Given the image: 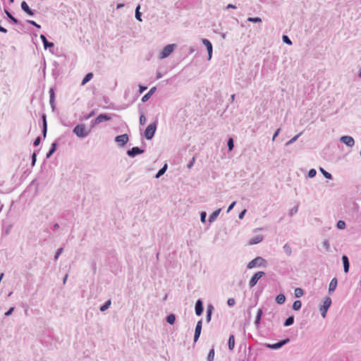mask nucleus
<instances>
[{"mask_svg": "<svg viewBox=\"0 0 361 361\" xmlns=\"http://www.w3.org/2000/svg\"><path fill=\"white\" fill-rule=\"evenodd\" d=\"M73 133L80 138H85L89 135L90 130H87L84 124H78L73 129Z\"/></svg>", "mask_w": 361, "mask_h": 361, "instance_id": "nucleus-1", "label": "nucleus"}, {"mask_svg": "<svg viewBox=\"0 0 361 361\" xmlns=\"http://www.w3.org/2000/svg\"><path fill=\"white\" fill-rule=\"evenodd\" d=\"M157 128V121L150 123L145 130V137L147 140H152L156 133Z\"/></svg>", "mask_w": 361, "mask_h": 361, "instance_id": "nucleus-2", "label": "nucleus"}, {"mask_svg": "<svg viewBox=\"0 0 361 361\" xmlns=\"http://www.w3.org/2000/svg\"><path fill=\"white\" fill-rule=\"evenodd\" d=\"M267 264V262L264 258L262 257H257L248 263L247 267L250 269L255 267H266Z\"/></svg>", "mask_w": 361, "mask_h": 361, "instance_id": "nucleus-3", "label": "nucleus"}, {"mask_svg": "<svg viewBox=\"0 0 361 361\" xmlns=\"http://www.w3.org/2000/svg\"><path fill=\"white\" fill-rule=\"evenodd\" d=\"M111 120V116L107 114H101L93 119L90 123L91 128H94L96 126L102 122L109 121Z\"/></svg>", "mask_w": 361, "mask_h": 361, "instance_id": "nucleus-4", "label": "nucleus"}, {"mask_svg": "<svg viewBox=\"0 0 361 361\" xmlns=\"http://www.w3.org/2000/svg\"><path fill=\"white\" fill-rule=\"evenodd\" d=\"M290 340L289 338H286L283 340L279 341V342H277L276 343H273V344L264 343V346L269 349L278 350V349H280L281 348H282L283 345L288 343L290 342Z\"/></svg>", "mask_w": 361, "mask_h": 361, "instance_id": "nucleus-5", "label": "nucleus"}, {"mask_svg": "<svg viewBox=\"0 0 361 361\" xmlns=\"http://www.w3.org/2000/svg\"><path fill=\"white\" fill-rule=\"evenodd\" d=\"M331 299L329 297H326L324 301L323 305L320 306L319 310L321 312V315L323 318H325L326 316V312L331 305Z\"/></svg>", "mask_w": 361, "mask_h": 361, "instance_id": "nucleus-6", "label": "nucleus"}, {"mask_svg": "<svg viewBox=\"0 0 361 361\" xmlns=\"http://www.w3.org/2000/svg\"><path fill=\"white\" fill-rule=\"evenodd\" d=\"M175 47L174 44L166 45L159 54V59H163L168 57L173 51Z\"/></svg>", "mask_w": 361, "mask_h": 361, "instance_id": "nucleus-7", "label": "nucleus"}, {"mask_svg": "<svg viewBox=\"0 0 361 361\" xmlns=\"http://www.w3.org/2000/svg\"><path fill=\"white\" fill-rule=\"evenodd\" d=\"M265 272L264 271H257L256 272L250 279L249 281V286L250 288L255 286L258 281L264 276H265Z\"/></svg>", "mask_w": 361, "mask_h": 361, "instance_id": "nucleus-8", "label": "nucleus"}, {"mask_svg": "<svg viewBox=\"0 0 361 361\" xmlns=\"http://www.w3.org/2000/svg\"><path fill=\"white\" fill-rule=\"evenodd\" d=\"M145 152V149L140 148L139 147H133L127 151V155L129 157L134 158L137 155L142 154Z\"/></svg>", "mask_w": 361, "mask_h": 361, "instance_id": "nucleus-9", "label": "nucleus"}, {"mask_svg": "<svg viewBox=\"0 0 361 361\" xmlns=\"http://www.w3.org/2000/svg\"><path fill=\"white\" fill-rule=\"evenodd\" d=\"M129 137L128 134H122L117 135L115 137V141L119 145L120 147H124L128 142Z\"/></svg>", "mask_w": 361, "mask_h": 361, "instance_id": "nucleus-10", "label": "nucleus"}, {"mask_svg": "<svg viewBox=\"0 0 361 361\" xmlns=\"http://www.w3.org/2000/svg\"><path fill=\"white\" fill-rule=\"evenodd\" d=\"M202 328V319H200V321L197 322L196 326H195L194 338H193L194 343H196L198 341V339L200 336V334H201Z\"/></svg>", "mask_w": 361, "mask_h": 361, "instance_id": "nucleus-11", "label": "nucleus"}, {"mask_svg": "<svg viewBox=\"0 0 361 361\" xmlns=\"http://www.w3.org/2000/svg\"><path fill=\"white\" fill-rule=\"evenodd\" d=\"M340 141L347 145L348 147H352L355 145V140L353 137L349 135H343L340 138Z\"/></svg>", "mask_w": 361, "mask_h": 361, "instance_id": "nucleus-12", "label": "nucleus"}, {"mask_svg": "<svg viewBox=\"0 0 361 361\" xmlns=\"http://www.w3.org/2000/svg\"><path fill=\"white\" fill-rule=\"evenodd\" d=\"M195 311L197 316H200L202 314L204 311V307H203V302L201 299H198L196 301L195 305Z\"/></svg>", "mask_w": 361, "mask_h": 361, "instance_id": "nucleus-13", "label": "nucleus"}, {"mask_svg": "<svg viewBox=\"0 0 361 361\" xmlns=\"http://www.w3.org/2000/svg\"><path fill=\"white\" fill-rule=\"evenodd\" d=\"M59 140H60V137H59L54 142H53L51 143L50 149L46 154V159H49L53 155V154L56 151L57 147H58V141Z\"/></svg>", "mask_w": 361, "mask_h": 361, "instance_id": "nucleus-14", "label": "nucleus"}, {"mask_svg": "<svg viewBox=\"0 0 361 361\" xmlns=\"http://www.w3.org/2000/svg\"><path fill=\"white\" fill-rule=\"evenodd\" d=\"M202 43L205 45L208 51V60H210L212 55V44L207 39H202Z\"/></svg>", "mask_w": 361, "mask_h": 361, "instance_id": "nucleus-15", "label": "nucleus"}, {"mask_svg": "<svg viewBox=\"0 0 361 361\" xmlns=\"http://www.w3.org/2000/svg\"><path fill=\"white\" fill-rule=\"evenodd\" d=\"M342 262H343V271L345 273H348L349 271V269H350V262H349V259L348 257V256L346 255H343L342 256Z\"/></svg>", "mask_w": 361, "mask_h": 361, "instance_id": "nucleus-16", "label": "nucleus"}, {"mask_svg": "<svg viewBox=\"0 0 361 361\" xmlns=\"http://www.w3.org/2000/svg\"><path fill=\"white\" fill-rule=\"evenodd\" d=\"M262 314H263L262 309V308L258 309V310L257 312L256 317H255V324L257 329L259 328V326L260 325Z\"/></svg>", "mask_w": 361, "mask_h": 361, "instance_id": "nucleus-17", "label": "nucleus"}, {"mask_svg": "<svg viewBox=\"0 0 361 361\" xmlns=\"http://www.w3.org/2000/svg\"><path fill=\"white\" fill-rule=\"evenodd\" d=\"M213 310H214V306L212 304H209L207 307V314H206V321L208 323L211 321Z\"/></svg>", "mask_w": 361, "mask_h": 361, "instance_id": "nucleus-18", "label": "nucleus"}, {"mask_svg": "<svg viewBox=\"0 0 361 361\" xmlns=\"http://www.w3.org/2000/svg\"><path fill=\"white\" fill-rule=\"evenodd\" d=\"M264 239L263 235H258L249 240V245H256L261 243Z\"/></svg>", "mask_w": 361, "mask_h": 361, "instance_id": "nucleus-19", "label": "nucleus"}, {"mask_svg": "<svg viewBox=\"0 0 361 361\" xmlns=\"http://www.w3.org/2000/svg\"><path fill=\"white\" fill-rule=\"evenodd\" d=\"M337 284H338V281H337V279L336 278H334L331 279L330 283H329V293L331 294L332 292H334L336 287H337Z\"/></svg>", "mask_w": 361, "mask_h": 361, "instance_id": "nucleus-20", "label": "nucleus"}, {"mask_svg": "<svg viewBox=\"0 0 361 361\" xmlns=\"http://www.w3.org/2000/svg\"><path fill=\"white\" fill-rule=\"evenodd\" d=\"M221 211V209H216V211H214V212H212L210 215H209V222L210 224H212V222H214V221H216V219H217V217L219 216L220 212Z\"/></svg>", "mask_w": 361, "mask_h": 361, "instance_id": "nucleus-21", "label": "nucleus"}, {"mask_svg": "<svg viewBox=\"0 0 361 361\" xmlns=\"http://www.w3.org/2000/svg\"><path fill=\"white\" fill-rule=\"evenodd\" d=\"M167 169H168V165H167V164L165 163L164 164V166L156 173L155 178H159L161 176H163L165 173V172L166 171Z\"/></svg>", "mask_w": 361, "mask_h": 361, "instance_id": "nucleus-22", "label": "nucleus"}, {"mask_svg": "<svg viewBox=\"0 0 361 361\" xmlns=\"http://www.w3.org/2000/svg\"><path fill=\"white\" fill-rule=\"evenodd\" d=\"M228 346L230 350H233L235 347V336L233 334H231L228 341Z\"/></svg>", "mask_w": 361, "mask_h": 361, "instance_id": "nucleus-23", "label": "nucleus"}, {"mask_svg": "<svg viewBox=\"0 0 361 361\" xmlns=\"http://www.w3.org/2000/svg\"><path fill=\"white\" fill-rule=\"evenodd\" d=\"M286 302V296L283 293H280L276 297V302L279 305H283Z\"/></svg>", "mask_w": 361, "mask_h": 361, "instance_id": "nucleus-24", "label": "nucleus"}, {"mask_svg": "<svg viewBox=\"0 0 361 361\" xmlns=\"http://www.w3.org/2000/svg\"><path fill=\"white\" fill-rule=\"evenodd\" d=\"M21 8L28 15H30V16H32L33 15V12L31 11V9L30 8L29 6L27 5V4L25 1H23L22 2Z\"/></svg>", "mask_w": 361, "mask_h": 361, "instance_id": "nucleus-25", "label": "nucleus"}, {"mask_svg": "<svg viewBox=\"0 0 361 361\" xmlns=\"http://www.w3.org/2000/svg\"><path fill=\"white\" fill-rule=\"evenodd\" d=\"M40 39L43 42L44 46L45 48L47 47H52L54 46V44L52 42H49L46 38V37L44 35H40Z\"/></svg>", "mask_w": 361, "mask_h": 361, "instance_id": "nucleus-26", "label": "nucleus"}, {"mask_svg": "<svg viewBox=\"0 0 361 361\" xmlns=\"http://www.w3.org/2000/svg\"><path fill=\"white\" fill-rule=\"evenodd\" d=\"M50 93V98H49V102L51 107L52 110L54 111L55 109V92H49Z\"/></svg>", "mask_w": 361, "mask_h": 361, "instance_id": "nucleus-27", "label": "nucleus"}, {"mask_svg": "<svg viewBox=\"0 0 361 361\" xmlns=\"http://www.w3.org/2000/svg\"><path fill=\"white\" fill-rule=\"evenodd\" d=\"M111 300L110 299L106 300L102 305L100 306L99 310L101 312L106 311V310H108L109 308V307L111 306Z\"/></svg>", "mask_w": 361, "mask_h": 361, "instance_id": "nucleus-28", "label": "nucleus"}, {"mask_svg": "<svg viewBox=\"0 0 361 361\" xmlns=\"http://www.w3.org/2000/svg\"><path fill=\"white\" fill-rule=\"evenodd\" d=\"M294 320H295V318H294V316L293 315H291V316H289L284 322L283 323V326H291L292 324H293L294 323Z\"/></svg>", "mask_w": 361, "mask_h": 361, "instance_id": "nucleus-29", "label": "nucleus"}, {"mask_svg": "<svg viewBox=\"0 0 361 361\" xmlns=\"http://www.w3.org/2000/svg\"><path fill=\"white\" fill-rule=\"evenodd\" d=\"M166 320L169 324L173 325L176 322V315L174 314H170L166 316Z\"/></svg>", "mask_w": 361, "mask_h": 361, "instance_id": "nucleus-30", "label": "nucleus"}, {"mask_svg": "<svg viewBox=\"0 0 361 361\" xmlns=\"http://www.w3.org/2000/svg\"><path fill=\"white\" fill-rule=\"evenodd\" d=\"M39 150H40V149H35L32 154V157H31V159H32L31 166H34L35 165V163L37 161V154L39 153Z\"/></svg>", "mask_w": 361, "mask_h": 361, "instance_id": "nucleus-31", "label": "nucleus"}, {"mask_svg": "<svg viewBox=\"0 0 361 361\" xmlns=\"http://www.w3.org/2000/svg\"><path fill=\"white\" fill-rule=\"evenodd\" d=\"M302 307V302L300 300H295L294 301L293 304V310H295V311H298L300 310Z\"/></svg>", "mask_w": 361, "mask_h": 361, "instance_id": "nucleus-32", "label": "nucleus"}, {"mask_svg": "<svg viewBox=\"0 0 361 361\" xmlns=\"http://www.w3.org/2000/svg\"><path fill=\"white\" fill-rule=\"evenodd\" d=\"M227 147L228 151H232L234 148V140L232 137H229L227 141Z\"/></svg>", "mask_w": 361, "mask_h": 361, "instance_id": "nucleus-33", "label": "nucleus"}, {"mask_svg": "<svg viewBox=\"0 0 361 361\" xmlns=\"http://www.w3.org/2000/svg\"><path fill=\"white\" fill-rule=\"evenodd\" d=\"M304 290L301 288H296L295 289V298H300L304 295Z\"/></svg>", "mask_w": 361, "mask_h": 361, "instance_id": "nucleus-34", "label": "nucleus"}, {"mask_svg": "<svg viewBox=\"0 0 361 361\" xmlns=\"http://www.w3.org/2000/svg\"><path fill=\"white\" fill-rule=\"evenodd\" d=\"M283 249L285 252V253L288 255V256H290L292 253V249L290 247V246L286 243L283 245Z\"/></svg>", "mask_w": 361, "mask_h": 361, "instance_id": "nucleus-35", "label": "nucleus"}, {"mask_svg": "<svg viewBox=\"0 0 361 361\" xmlns=\"http://www.w3.org/2000/svg\"><path fill=\"white\" fill-rule=\"evenodd\" d=\"M154 92H147V93L142 97V102H146L147 101H148Z\"/></svg>", "mask_w": 361, "mask_h": 361, "instance_id": "nucleus-36", "label": "nucleus"}, {"mask_svg": "<svg viewBox=\"0 0 361 361\" xmlns=\"http://www.w3.org/2000/svg\"><path fill=\"white\" fill-rule=\"evenodd\" d=\"M320 171L322 172V173L326 178L329 179V180L333 179L332 175L330 173L325 171L323 168H322V167L320 168Z\"/></svg>", "mask_w": 361, "mask_h": 361, "instance_id": "nucleus-37", "label": "nucleus"}, {"mask_svg": "<svg viewBox=\"0 0 361 361\" xmlns=\"http://www.w3.org/2000/svg\"><path fill=\"white\" fill-rule=\"evenodd\" d=\"M93 77V74L92 73H87L84 79L82 81V85L86 84L87 82H89Z\"/></svg>", "mask_w": 361, "mask_h": 361, "instance_id": "nucleus-38", "label": "nucleus"}, {"mask_svg": "<svg viewBox=\"0 0 361 361\" xmlns=\"http://www.w3.org/2000/svg\"><path fill=\"white\" fill-rule=\"evenodd\" d=\"M301 135H302V133H300L299 134L295 135L293 137H292L289 141H288L286 143V146H288V145L293 144V142H295Z\"/></svg>", "mask_w": 361, "mask_h": 361, "instance_id": "nucleus-39", "label": "nucleus"}, {"mask_svg": "<svg viewBox=\"0 0 361 361\" xmlns=\"http://www.w3.org/2000/svg\"><path fill=\"white\" fill-rule=\"evenodd\" d=\"M214 349L212 348L208 353L207 361H214Z\"/></svg>", "mask_w": 361, "mask_h": 361, "instance_id": "nucleus-40", "label": "nucleus"}, {"mask_svg": "<svg viewBox=\"0 0 361 361\" xmlns=\"http://www.w3.org/2000/svg\"><path fill=\"white\" fill-rule=\"evenodd\" d=\"M346 226V224L343 220H339L336 224V227L338 229H344Z\"/></svg>", "mask_w": 361, "mask_h": 361, "instance_id": "nucleus-41", "label": "nucleus"}, {"mask_svg": "<svg viewBox=\"0 0 361 361\" xmlns=\"http://www.w3.org/2000/svg\"><path fill=\"white\" fill-rule=\"evenodd\" d=\"M140 8V6L138 5L136 8V10H135V18L137 20L139 21H142V19H141V13H140L139 10Z\"/></svg>", "mask_w": 361, "mask_h": 361, "instance_id": "nucleus-42", "label": "nucleus"}, {"mask_svg": "<svg viewBox=\"0 0 361 361\" xmlns=\"http://www.w3.org/2000/svg\"><path fill=\"white\" fill-rule=\"evenodd\" d=\"M317 174V171L314 169H311L307 173V176L310 178H314Z\"/></svg>", "mask_w": 361, "mask_h": 361, "instance_id": "nucleus-43", "label": "nucleus"}, {"mask_svg": "<svg viewBox=\"0 0 361 361\" xmlns=\"http://www.w3.org/2000/svg\"><path fill=\"white\" fill-rule=\"evenodd\" d=\"M63 251V247H60L57 250L55 255H54V260H57L59 257V256L62 254Z\"/></svg>", "mask_w": 361, "mask_h": 361, "instance_id": "nucleus-44", "label": "nucleus"}, {"mask_svg": "<svg viewBox=\"0 0 361 361\" xmlns=\"http://www.w3.org/2000/svg\"><path fill=\"white\" fill-rule=\"evenodd\" d=\"M206 218H207V212L204 211H202L200 212V220L202 223L206 222Z\"/></svg>", "mask_w": 361, "mask_h": 361, "instance_id": "nucleus-45", "label": "nucleus"}, {"mask_svg": "<svg viewBox=\"0 0 361 361\" xmlns=\"http://www.w3.org/2000/svg\"><path fill=\"white\" fill-rule=\"evenodd\" d=\"M145 123H146V117L144 115V114H141V115L140 116V124L141 126H143L145 124Z\"/></svg>", "mask_w": 361, "mask_h": 361, "instance_id": "nucleus-46", "label": "nucleus"}, {"mask_svg": "<svg viewBox=\"0 0 361 361\" xmlns=\"http://www.w3.org/2000/svg\"><path fill=\"white\" fill-rule=\"evenodd\" d=\"M298 206H295L293 207L290 210V212H289V215L290 216H293L295 214H296L298 212Z\"/></svg>", "mask_w": 361, "mask_h": 361, "instance_id": "nucleus-47", "label": "nucleus"}, {"mask_svg": "<svg viewBox=\"0 0 361 361\" xmlns=\"http://www.w3.org/2000/svg\"><path fill=\"white\" fill-rule=\"evenodd\" d=\"M41 120L42 121V126H47V116L44 113H43L41 116Z\"/></svg>", "mask_w": 361, "mask_h": 361, "instance_id": "nucleus-48", "label": "nucleus"}, {"mask_svg": "<svg viewBox=\"0 0 361 361\" xmlns=\"http://www.w3.org/2000/svg\"><path fill=\"white\" fill-rule=\"evenodd\" d=\"M235 304V300L234 298H228V300H227V305L229 306V307H233L234 306Z\"/></svg>", "mask_w": 361, "mask_h": 361, "instance_id": "nucleus-49", "label": "nucleus"}, {"mask_svg": "<svg viewBox=\"0 0 361 361\" xmlns=\"http://www.w3.org/2000/svg\"><path fill=\"white\" fill-rule=\"evenodd\" d=\"M47 133V126H42V135L43 137V139L46 138Z\"/></svg>", "mask_w": 361, "mask_h": 361, "instance_id": "nucleus-50", "label": "nucleus"}, {"mask_svg": "<svg viewBox=\"0 0 361 361\" xmlns=\"http://www.w3.org/2000/svg\"><path fill=\"white\" fill-rule=\"evenodd\" d=\"M41 141H42V137L40 136L37 137L33 142V145L35 147L38 146L40 144Z\"/></svg>", "mask_w": 361, "mask_h": 361, "instance_id": "nucleus-51", "label": "nucleus"}, {"mask_svg": "<svg viewBox=\"0 0 361 361\" xmlns=\"http://www.w3.org/2000/svg\"><path fill=\"white\" fill-rule=\"evenodd\" d=\"M323 246L325 248V250L326 251H329V249H330V243L329 242L328 240H325L324 242H323Z\"/></svg>", "mask_w": 361, "mask_h": 361, "instance_id": "nucleus-52", "label": "nucleus"}, {"mask_svg": "<svg viewBox=\"0 0 361 361\" xmlns=\"http://www.w3.org/2000/svg\"><path fill=\"white\" fill-rule=\"evenodd\" d=\"M247 20L249 22H252V23H259L262 21L261 18H247Z\"/></svg>", "mask_w": 361, "mask_h": 361, "instance_id": "nucleus-53", "label": "nucleus"}, {"mask_svg": "<svg viewBox=\"0 0 361 361\" xmlns=\"http://www.w3.org/2000/svg\"><path fill=\"white\" fill-rule=\"evenodd\" d=\"M262 123H256L255 125L254 128L252 130L253 134H255L258 131V130H259V127H260Z\"/></svg>", "mask_w": 361, "mask_h": 361, "instance_id": "nucleus-54", "label": "nucleus"}, {"mask_svg": "<svg viewBox=\"0 0 361 361\" xmlns=\"http://www.w3.org/2000/svg\"><path fill=\"white\" fill-rule=\"evenodd\" d=\"M14 309H15V307H10V308H9V309H8V310L5 312V314H5V316H6V317H8V316H10V315L13 313V312L14 311Z\"/></svg>", "mask_w": 361, "mask_h": 361, "instance_id": "nucleus-55", "label": "nucleus"}, {"mask_svg": "<svg viewBox=\"0 0 361 361\" xmlns=\"http://www.w3.org/2000/svg\"><path fill=\"white\" fill-rule=\"evenodd\" d=\"M195 162V157H193L191 159V160L189 161V163L188 164V165H187L188 168L191 169L193 166Z\"/></svg>", "mask_w": 361, "mask_h": 361, "instance_id": "nucleus-56", "label": "nucleus"}, {"mask_svg": "<svg viewBox=\"0 0 361 361\" xmlns=\"http://www.w3.org/2000/svg\"><path fill=\"white\" fill-rule=\"evenodd\" d=\"M283 41L285 43L288 44H290H290H292V42H291V41H290V39L288 38V36H286V35H283Z\"/></svg>", "mask_w": 361, "mask_h": 361, "instance_id": "nucleus-57", "label": "nucleus"}, {"mask_svg": "<svg viewBox=\"0 0 361 361\" xmlns=\"http://www.w3.org/2000/svg\"><path fill=\"white\" fill-rule=\"evenodd\" d=\"M95 114V111L93 110L90 114L84 116V119L87 120L90 118L92 116H93Z\"/></svg>", "mask_w": 361, "mask_h": 361, "instance_id": "nucleus-58", "label": "nucleus"}, {"mask_svg": "<svg viewBox=\"0 0 361 361\" xmlns=\"http://www.w3.org/2000/svg\"><path fill=\"white\" fill-rule=\"evenodd\" d=\"M235 204H236V202H235V201L233 202H232V203L228 206V209H227L226 212H227V213H228L230 211H231V210L233 209V207H235Z\"/></svg>", "mask_w": 361, "mask_h": 361, "instance_id": "nucleus-59", "label": "nucleus"}, {"mask_svg": "<svg viewBox=\"0 0 361 361\" xmlns=\"http://www.w3.org/2000/svg\"><path fill=\"white\" fill-rule=\"evenodd\" d=\"M8 17L15 23H17V20L8 11H6Z\"/></svg>", "mask_w": 361, "mask_h": 361, "instance_id": "nucleus-60", "label": "nucleus"}, {"mask_svg": "<svg viewBox=\"0 0 361 361\" xmlns=\"http://www.w3.org/2000/svg\"><path fill=\"white\" fill-rule=\"evenodd\" d=\"M247 212V210L246 209H243L242 212H240L238 214V218L240 219H243L244 218V216L245 214V213Z\"/></svg>", "mask_w": 361, "mask_h": 361, "instance_id": "nucleus-61", "label": "nucleus"}, {"mask_svg": "<svg viewBox=\"0 0 361 361\" xmlns=\"http://www.w3.org/2000/svg\"><path fill=\"white\" fill-rule=\"evenodd\" d=\"M281 131V128H278L276 132L274 133V135H273V137H272V141H274L276 137L279 135V133Z\"/></svg>", "mask_w": 361, "mask_h": 361, "instance_id": "nucleus-62", "label": "nucleus"}, {"mask_svg": "<svg viewBox=\"0 0 361 361\" xmlns=\"http://www.w3.org/2000/svg\"><path fill=\"white\" fill-rule=\"evenodd\" d=\"M27 22H28L30 24H31V25H34V26H35V27H39V28L40 27V25H38V24H37V23H36L35 21H33V20H28Z\"/></svg>", "mask_w": 361, "mask_h": 361, "instance_id": "nucleus-63", "label": "nucleus"}, {"mask_svg": "<svg viewBox=\"0 0 361 361\" xmlns=\"http://www.w3.org/2000/svg\"><path fill=\"white\" fill-rule=\"evenodd\" d=\"M0 32H1L3 33H6L7 32V30L0 25Z\"/></svg>", "mask_w": 361, "mask_h": 361, "instance_id": "nucleus-64", "label": "nucleus"}]
</instances>
